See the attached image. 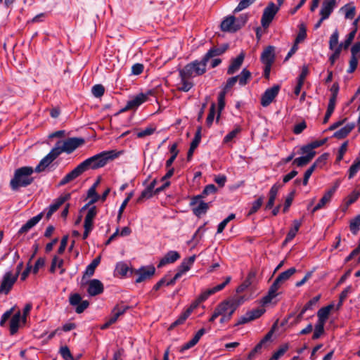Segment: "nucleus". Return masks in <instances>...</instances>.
Here are the masks:
<instances>
[{"label":"nucleus","instance_id":"obj_55","mask_svg":"<svg viewBox=\"0 0 360 360\" xmlns=\"http://www.w3.org/2000/svg\"><path fill=\"white\" fill-rule=\"evenodd\" d=\"M216 105L212 103L210 105L208 115L206 119V124L207 127H210L213 122L215 116Z\"/></svg>","mask_w":360,"mask_h":360},{"label":"nucleus","instance_id":"obj_58","mask_svg":"<svg viewBox=\"0 0 360 360\" xmlns=\"http://www.w3.org/2000/svg\"><path fill=\"white\" fill-rule=\"evenodd\" d=\"M321 298V295H318L311 299L303 307L302 309L304 311L312 309L313 307L317 304Z\"/></svg>","mask_w":360,"mask_h":360},{"label":"nucleus","instance_id":"obj_28","mask_svg":"<svg viewBox=\"0 0 360 360\" xmlns=\"http://www.w3.org/2000/svg\"><path fill=\"white\" fill-rule=\"evenodd\" d=\"M157 184V180L153 179L150 184L141 192L140 196L137 198V202H141L145 198H151L154 193V188Z\"/></svg>","mask_w":360,"mask_h":360},{"label":"nucleus","instance_id":"obj_64","mask_svg":"<svg viewBox=\"0 0 360 360\" xmlns=\"http://www.w3.org/2000/svg\"><path fill=\"white\" fill-rule=\"evenodd\" d=\"M117 272L122 275L126 276L127 272L130 270L128 265L124 262H120L116 265Z\"/></svg>","mask_w":360,"mask_h":360},{"label":"nucleus","instance_id":"obj_27","mask_svg":"<svg viewBox=\"0 0 360 360\" xmlns=\"http://www.w3.org/2000/svg\"><path fill=\"white\" fill-rule=\"evenodd\" d=\"M227 48H228V45H224L221 47L214 46V47L211 48L205 54V56L202 57V58L204 59V60H205L207 63H208V61L211 58L223 54L226 51Z\"/></svg>","mask_w":360,"mask_h":360},{"label":"nucleus","instance_id":"obj_23","mask_svg":"<svg viewBox=\"0 0 360 360\" xmlns=\"http://www.w3.org/2000/svg\"><path fill=\"white\" fill-rule=\"evenodd\" d=\"M274 60V47L273 46H269L262 53L261 61L263 64H273Z\"/></svg>","mask_w":360,"mask_h":360},{"label":"nucleus","instance_id":"obj_24","mask_svg":"<svg viewBox=\"0 0 360 360\" xmlns=\"http://www.w3.org/2000/svg\"><path fill=\"white\" fill-rule=\"evenodd\" d=\"M336 4V0H324L320 11L323 18H328Z\"/></svg>","mask_w":360,"mask_h":360},{"label":"nucleus","instance_id":"obj_39","mask_svg":"<svg viewBox=\"0 0 360 360\" xmlns=\"http://www.w3.org/2000/svg\"><path fill=\"white\" fill-rule=\"evenodd\" d=\"M296 271L297 270L295 267L290 268L288 270L281 273L276 279L277 280V282H279L281 284H282L285 281H288Z\"/></svg>","mask_w":360,"mask_h":360},{"label":"nucleus","instance_id":"obj_36","mask_svg":"<svg viewBox=\"0 0 360 360\" xmlns=\"http://www.w3.org/2000/svg\"><path fill=\"white\" fill-rule=\"evenodd\" d=\"M97 214V210L96 206H92L89 208L87 214L84 219V225L94 226V219Z\"/></svg>","mask_w":360,"mask_h":360},{"label":"nucleus","instance_id":"obj_13","mask_svg":"<svg viewBox=\"0 0 360 360\" xmlns=\"http://www.w3.org/2000/svg\"><path fill=\"white\" fill-rule=\"evenodd\" d=\"M155 272V268L153 266H141L136 271L138 277L136 278V283H141L143 281L151 278Z\"/></svg>","mask_w":360,"mask_h":360},{"label":"nucleus","instance_id":"obj_40","mask_svg":"<svg viewBox=\"0 0 360 360\" xmlns=\"http://www.w3.org/2000/svg\"><path fill=\"white\" fill-rule=\"evenodd\" d=\"M255 276V272H253V271L250 272V274H248V278H246V280L244 281L243 282V283L240 284L236 288V292L238 293H240V292H243V291H245L249 286L251 285V284L252 283V279L254 278Z\"/></svg>","mask_w":360,"mask_h":360},{"label":"nucleus","instance_id":"obj_42","mask_svg":"<svg viewBox=\"0 0 360 360\" xmlns=\"http://www.w3.org/2000/svg\"><path fill=\"white\" fill-rule=\"evenodd\" d=\"M238 81L240 84V86H243L248 84V81L251 78V72L247 70L246 68H244L240 75H237Z\"/></svg>","mask_w":360,"mask_h":360},{"label":"nucleus","instance_id":"obj_32","mask_svg":"<svg viewBox=\"0 0 360 360\" xmlns=\"http://www.w3.org/2000/svg\"><path fill=\"white\" fill-rule=\"evenodd\" d=\"M129 309V306L124 304L122 302L117 304L112 309L111 311V316L117 321L119 317L123 315Z\"/></svg>","mask_w":360,"mask_h":360},{"label":"nucleus","instance_id":"obj_10","mask_svg":"<svg viewBox=\"0 0 360 360\" xmlns=\"http://www.w3.org/2000/svg\"><path fill=\"white\" fill-rule=\"evenodd\" d=\"M56 150V149L53 148L51 151L40 160L37 166L34 168L35 172L39 173L44 171L45 169L59 156Z\"/></svg>","mask_w":360,"mask_h":360},{"label":"nucleus","instance_id":"obj_62","mask_svg":"<svg viewBox=\"0 0 360 360\" xmlns=\"http://www.w3.org/2000/svg\"><path fill=\"white\" fill-rule=\"evenodd\" d=\"M87 197L91 198L90 203H95L100 199V195L97 193L94 187H90L87 192Z\"/></svg>","mask_w":360,"mask_h":360},{"label":"nucleus","instance_id":"obj_20","mask_svg":"<svg viewBox=\"0 0 360 360\" xmlns=\"http://www.w3.org/2000/svg\"><path fill=\"white\" fill-rule=\"evenodd\" d=\"M44 216V212H40L37 215L29 219L18 231V235H22L27 233L32 228L37 225Z\"/></svg>","mask_w":360,"mask_h":360},{"label":"nucleus","instance_id":"obj_51","mask_svg":"<svg viewBox=\"0 0 360 360\" xmlns=\"http://www.w3.org/2000/svg\"><path fill=\"white\" fill-rule=\"evenodd\" d=\"M360 226V214L354 218L349 224V229L353 234H356Z\"/></svg>","mask_w":360,"mask_h":360},{"label":"nucleus","instance_id":"obj_9","mask_svg":"<svg viewBox=\"0 0 360 360\" xmlns=\"http://www.w3.org/2000/svg\"><path fill=\"white\" fill-rule=\"evenodd\" d=\"M280 88V86L276 84L267 89L262 96L261 105L263 107L269 106L278 94Z\"/></svg>","mask_w":360,"mask_h":360},{"label":"nucleus","instance_id":"obj_47","mask_svg":"<svg viewBox=\"0 0 360 360\" xmlns=\"http://www.w3.org/2000/svg\"><path fill=\"white\" fill-rule=\"evenodd\" d=\"M306 37H307L306 26L304 25V24L301 23L300 25H299V32L295 38V42H296V44H299V43L303 41Z\"/></svg>","mask_w":360,"mask_h":360},{"label":"nucleus","instance_id":"obj_2","mask_svg":"<svg viewBox=\"0 0 360 360\" xmlns=\"http://www.w3.org/2000/svg\"><path fill=\"white\" fill-rule=\"evenodd\" d=\"M34 169L31 166H23L15 169L9 186L13 191H18L20 188H25L31 185L34 178L32 176Z\"/></svg>","mask_w":360,"mask_h":360},{"label":"nucleus","instance_id":"obj_16","mask_svg":"<svg viewBox=\"0 0 360 360\" xmlns=\"http://www.w3.org/2000/svg\"><path fill=\"white\" fill-rule=\"evenodd\" d=\"M236 25V17L233 15H229L222 20L220 27L224 32L234 33L238 31Z\"/></svg>","mask_w":360,"mask_h":360},{"label":"nucleus","instance_id":"obj_26","mask_svg":"<svg viewBox=\"0 0 360 360\" xmlns=\"http://www.w3.org/2000/svg\"><path fill=\"white\" fill-rule=\"evenodd\" d=\"M244 58V53H240L236 58L233 59L231 65L228 68L227 74L233 75L235 72H236L242 65Z\"/></svg>","mask_w":360,"mask_h":360},{"label":"nucleus","instance_id":"obj_8","mask_svg":"<svg viewBox=\"0 0 360 360\" xmlns=\"http://www.w3.org/2000/svg\"><path fill=\"white\" fill-rule=\"evenodd\" d=\"M69 302L70 305L76 307L75 311L77 314L84 312V311L89 306V302L88 300H82V297L79 293L70 295Z\"/></svg>","mask_w":360,"mask_h":360},{"label":"nucleus","instance_id":"obj_31","mask_svg":"<svg viewBox=\"0 0 360 360\" xmlns=\"http://www.w3.org/2000/svg\"><path fill=\"white\" fill-rule=\"evenodd\" d=\"M21 319V313L20 311H18L11 317L10 321L11 335H14L18 332L20 326V321Z\"/></svg>","mask_w":360,"mask_h":360},{"label":"nucleus","instance_id":"obj_48","mask_svg":"<svg viewBox=\"0 0 360 360\" xmlns=\"http://www.w3.org/2000/svg\"><path fill=\"white\" fill-rule=\"evenodd\" d=\"M324 323L316 322L314 326V331L312 335L313 340L319 339L324 333Z\"/></svg>","mask_w":360,"mask_h":360},{"label":"nucleus","instance_id":"obj_22","mask_svg":"<svg viewBox=\"0 0 360 360\" xmlns=\"http://www.w3.org/2000/svg\"><path fill=\"white\" fill-rule=\"evenodd\" d=\"M180 258V254L177 251L170 250L160 259L158 267H162L167 264L174 263Z\"/></svg>","mask_w":360,"mask_h":360},{"label":"nucleus","instance_id":"obj_4","mask_svg":"<svg viewBox=\"0 0 360 360\" xmlns=\"http://www.w3.org/2000/svg\"><path fill=\"white\" fill-rule=\"evenodd\" d=\"M207 63L202 58L200 60H195L186 65L184 68L180 69L191 78L201 76L207 71Z\"/></svg>","mask_w":360,"mask_h":360},{"label":"nucleus","instance_id":"obj_7","mask_svg":"<svg viewBox=\"0 0 360 360\" xmlns=\"http://www.w3.org/2000/svg\"><path fill=\"white\" fill-rule=\"evenodd\" d=\"M17 280V276H13L11 271L6 272L0 285V293L8 294Z\"/></svg>","mask_w":360,"mask_h":360},{"label":"nucleus","instance_id":"obj_46","mask_svg":"<svg viewBox=\"0 0 360 360\" xmlns=\"http://www.w3.org/2000/svg\"><path fill=\"white\" fill-rule=\"evenodd\" d=\"M264 200V197L260 196L259 198H257L256 200L252 202V206L248 213V216H250L255 213H256L259 208L261 207Z\"/></svg>","mask_w":360,"mask_h":360},{"label":"nucleus","instance_id":"obj_29","mask_svg":"<svg viewBox=\"0 0 360 360\" xmlns=\"http://www.w3.org/2000/svg\"><path fill=\"white\" fill-rule=\"evenodd\" d=\"M333 307L334 305L333 304H330L319 309L317 311V322L326 324V322L328 319L330 312L333 309Z\"/></svg>","mask_w":360,"mask_h":360},{"label":"nucleus","instance_id":"obj_54","mask_svg":"<svg viewBox=\"0 0 360 360\" xmlns=\"http://www.w3.org/2000/svg\"><path fill=\"white\" fill-rule=\"evenodd\" d=\"M339 32L336 29L330 37L329 39V49L333 50L338 44Z\"/></svg>","mask_w":360,"mask_h":360},{"label":"nucleus","instance_id":"obj_15","mask_svg":"<svg viewBox=\"0 0 360 360\" xmlns=\"http://www.w3.org/2000/svg\"><path fill=\"white\" fill-rule=\"evenodd\" d=\"M104 287L102 282L98 279L90 280L88 283L87 292L90 296H96L103 292Z\"/></svg>","mask_w":360,"mask_h":360},{"label":"nucleus","instance_id":"obj_61","mask_svg":"<svg viewBox=\"0 0 360 360\" xmlns=\"http://www.w3.org/2000/svg\"><path fill=\"white\" fill-rule=\"evenodd\" d=\"M60 354L64 360H74L70 349L67 346L61 347Z\"/></svg>","mask_w":360,"mask_h":360},{"label":"nucleus","instance_id":"obj_12","mask_svg":"<svg viewBox=\"0 0 360 360\" xmlns=\"http://www.w3.org/2000/svg\"><path fill=\"white\" fill-rule=\"evenodd\" d=\"M70 198V194L67 193L56 198L52 204L46 209V217L49 219L52 214L58 210V209L67 200Z\"/></svg>","mask_w":360,"mask_h":360},{"label":"nucleus","instance_id":"obj_45","mask_svg":"<svg viewBox=\"0 0 360 360\" xmlns=\"http://www.w3.org/2000/svg\"><path fill=\"white\" fill-rule=\"evenodd\" d=\"M226 92V91H221L218 95L217 101H218V115L217 120L219 118L220 114L221 111L224 110L225 107V97Z\"/></svg>","mask_w":360,"mask_h":360},{"label":"nucleus","instance_id":"obj_57","mask_svg":"<svg viewBox=\"0 0 360 360\" xmlns=\"http://www.w3.org/2000/svg\"><path fill=\"white\" fill-rule=\"evenodd\" d=\"M309 156H301L294 159L292 164L296 165L297 167H303L307 165L311 160Z\"/></svg>","mask_w":360,"mask_h":360},{"label":"nucleus","instance_id":"obj_35","mask_svg":"<svg viewBox=\"0 0 360 360\" xmlns=\"http://www.w3.org/2000/svg\"><path fill=\"white\" fill-rule=\"evenodd\" d=\"M101 262V256H98L94 259L92 262L86 266L84 274V277L87 276L89 277L92 276L95 272L96 268L99 265Z\"/></svg>","mask_w":360,"mask_h":360},{"label":"nucleus","instance_id":"obj_1","mask_svg":"<svg viewBox=\"0 0 360 360\" xmlns=\"http://www.w3.org/2000/svg\"><path fill=\"white\" fill-rule=\"evenodd\" d=\"M121 153V151H116L115 150H105L86 159L79 165L82 166L84 172L89 169H97L103 167L110 161L119 157Z\"/></svg>","mask_w":360,"mask_h":360},{"label":"nucleus","instance_id":"obj_6","mask_svg":"<svg viewBox=\"0 0 360 360\" xmlns=\"http://www.w3.org/2000/svg\"><path fill=\"white\" fill-rule=\"evenodd\" d=\"M266 311L263 307H258L252 310L248 311L245 314L239 318L235 326H239L247 323L259 318Z\"/></svg>","mask_w":360,"mask_h":360},{"label":"nucleus","instance_id":"obj_41","mask_svg":"<svg viewBox=\"0 0 360 360\" xmlns=\"http://www.w3.org/2000/svg\"><path fill=\"white\" fill-rule=\"evenodd\" d=\"M356 31L357 28L356 27L347 35L345 41L341 42L338 46H340L342 49H347L354 40Z\"/></svg>","mask_w":360,"mask_h":360},{"label":"nucleus","instance_id":"obj_49","mask_svg":"<svg viewBox=\"0 0 360 360\" xmlns=\"http://www.w3.org/2000/svg\"><path fill=\"white\" fill-rule=\"evenodd\" d=\"M241 131V127L237 126L231 131L229 132L224 138L223 142L227 143L231 141Z\"/></svg>","mask_w":360,"mask_h":360},{"label":"nucleus","instance_id":"obj_25","mask_svg":"<svg viewBox=\"0 0 360 360\" xmlns=\"http://www.w3.org/2000/svg\"><path fill=\"white\" fill-rule=\"evenodd\" d=\"M336 190V187H333L328 191L321 198L318 204L312 209L311 213L314 214L317 210L321 209L324 207V205L330 201L332 196L333 195L335 191Z\"/></svg>","mask_w":360,"mask_h":360},{"label":"nucleus","instance_id":"obj_53","mask_svg":"<svg viewBox=\"0 0 360 360\" xmlns=\"http://www.w3.org/2000/svg\"><path fill=\"white\" fill-rule=\"evenodd\" d=\"M300 150H301V153L304 154L305 155L304 156H309L310 157L309 159L311 160L314 158V156L316 155V152L314 151V149H312V148L309 143L303 146L300 148Z\"/></svg>","mask_w":360,"mask_h":360},{"label":"nucleus","instance_id":"obj_59","mask_svg":"<svg viewBox=\"0 0 360 360\" xmlns=\"http://www.w3.org/2000/svg\"><path fill=\"white\" fill-rule=\"evenodd\" d=\"M93 95L96 98L101 97L105 92V88L102 84H95L91 89Z\"/></svg>","mask_w":360,"mask_h":360},{"label":"nucleus","instance_id":"obj_56","mask_svg":"<svg viewBox=\"0 0 360 360\" xmlns=\"http://www.w3.org/2000/svg\"><path fill=\"white\" fill-rule=\"evenodd\" d=\"M288 345L284 344L281 345L277 351H276L272 357L271 359L273 360H278L281 356H283L288 349Z\"/></svg>","mask_w":360,"mask_h":360},{"label":"nucleus","instance_id":"obj_37","mask_svg":"<svg viewBox=\"0 0 360 360\" xmlns=\"http://www.w3.org/2000/svg\"><path fill=\"white\" fill-rule=\"evenodd\" d=\"M301 224V221L299 220L295 219L293 221V227H292L287 233L285 242H290L295 237Z\"/></svg>","mask_w":360,"mask_h":360},{"label":"nucleus","instance_id":"obj_18","mask_svg":"<svg viewBox=\"0 0 360 360\" xmlns=\"http://www.w3.org/2000/svg\"><path fill=\"white\" fill-rule=\"evenodd\" d=\"M217 191V188L214 184L207 185L200 195H195L191 198L190 205L193 206L196 205L200 200L205 198L208 195L215 193Z\"/></svg>","mask_w":360,"mask_h":360},{"label":"nucleus","instance_id":"obj_38","mask_svg":"<svg viewBox=\"0 0 360 360\" xmlns=\"http://www.w3.org/2000/svg\"><path fill=\"white\" fill-rule=\"evenodd\" d=\"M360 197V188L359 190H354L349 195L344 199L345 208L347 209L349 205L355 202Z\"/></svg>","mask_w":360,"mask_h":360},{"label":"nucleus","instance_id":"obj_43","mask_svg":"<svg viewBox=\"0 0 360 360\" xmlns=\"http://www.w3.org/2000/svg\"><path fill=\"white\" fill-rule=\"evenodd\" d=\"M360 170V155L357 157L348 170V178L352 179Z\"/></svg>","mask_w":360,"mask_h":360},{"label":"nucleus","instance_id":"obj_50","mask_svg":"<svg viewBox=\"0 0 360 360\" xmlns=\"http://www.w3.org/2000/svg\"><path fill=\"white\" fill-rule=\"evenodd\" d=\"M256 0H240L239 4L233 11V13H236L248 8Z\"/></svg>","mask_w":360,"mask_h":360},{"label":"nucleus","instance_id":"obj_17","mask_svg":"<svg viewBox=\"0 0 360 360\" xmlns=\"http://www.w3.org/2000/svg\"><path fill=\"white\" fill-rule=\"evenodd\" d=\"M84 172L82 168V166L79 164L74 169L70 172L68 173L59 182L58 186H64L69 182L75 180L79 176Z\"/></svg>","mask_w":360,"mask_h":360},{"label":"nucleus","instance_id":"obj_14","mask_svg":"<svg viewBox=\"0 0 360 360\" xmlns=\"http://www.w3.org/2000/svg\"><path fill=\"white\" fill-rule=\"evenodd\" d=\"M179 75L181 81L180 83L178 84L176 89L179 91H189L194 86L193 82L189 80L191 78L187 77V75L184 74V72H182L180 69L179 70Z\"/></svg>","mask_w":360,"mask_h":360},{"label":"nucleus","instance_id":"obj_5","mask_svg":"<svg viewBox=\"0 0 360 360\" xmlns=\"http://www.w3.org/2000/svg\"><path fill=\"white\" fill-rule=\"evenodd\" d=\"M278 10L279 6H276L273 2L269 3L268 6L264 9L261 18V24L264 29H266L269 27Z\"/></svg>","mask_w":360,"mask_h":360},{"label":"nucleus","instance_id":"obj_30","mask_svg":"<svg viewBox=\"0 0 360 360\" xmlns=\"http://www.w3.org/2000/svg\"><path fill=\"white\" fill-rule=\"evenodd\" d=\"M354 127L355 124L353 122L347 124L345 127L336 131L333 134V136L338 139H342L345 138L352 131Z\"/></svg>","mask_w":360,"mask_h":360},{"label":"nucleus","instance_id":"obj_21","mask_svg":"<svg viewBox=\"0 0 360 360\" xmlns=\"http://www.w3.org/2000/svg\"><path fill=\"white\" fill-rule=\"evenodd\" d=\"M281 187L282 185L278 183L274 184L271 186L269 192V200L265 205V210H270L273 208L278 191Z\"/></svg>","mask_w":360,"mask_h":360},{"label":"nucleus","instance_id":"obj_34","mask_svg":"<svg viewBox=\"0 0 360 360\" xmlns=\"http://www.w3.org/2000/svg\"><path fill=\"white\" fill-rule=\"evenodd\" d=\"M198 203V205L197 207H193L192 211L195 216L200 217L207 212L210 207V203L205 202L202 200V199L200 200Z\"/></svg>","mask_w":360,"mask_h":360},{"label":"nucleus","instance_id":"obj_60","mask_svg":"<svg viewBox=\"0 0 360 360\" xmlns=\"http://www.w3.org/2000/svg\"><path fill=\"white\" fill-rule=\"evenodd\" d=\"M201 140V127H199L195 134V136L191 143L190 147L192 148H196Z\"/></svg>","mask_w":360,"mask_h":360},{"label":"nucleus","instance_id":"obj_19","mask_svg":"<svg viewBox=\"0 0 360 360\" xmlns=\"http://www.w3.org/2000/svg\"><path fill=\"white\" fill-rule=\"evenodd\" d=\"M281 285V283L277 282V280L275 279L272 285L270 286L267 295L263 297L261 300L262 305L270 303L271 300L278 295L277 290Z\"/></svg>","mask_w":360,"mask_h":360},{"label":"nucleus","instance_id":"obj_63","mask_svg":"<svg viewBox=\"0 0 360 360\" xmlns=\"http://www.w3.org/2000/svg\"><path fill=\"white\" fill-rule=\"evenodd\" d=\"M218 310L221 312V314H228L229 311H231L230 303L228 300L223 301L219 304L217 306Z\"/></svg>","mask_w":360,"mask_h":360},{"label":"nucleus","instance_id":"obj_33","mask_svg":"<svg viewBox=\"0 0 360 360\" xmlns=\"http://www.w3.org/2000/svg\"><path fill=\"white\" fill-rule=\"evenodd\" d=\"M196 256L195 255L183 259L181 264L178 267V270L181 271V273L185 274L190 270L192 265L195 260Z\"/></svg>","mask_w":360,"mask_h":360},{"label":"nucleus","instance_id":"obj_52","mask_svg":"<svg viewBox=\"0 0 360 360\" xmlns=\"http://www.w3.org/2000/svg\"><path fill=\"white\" fill-rule=\"evenodd\" d=\"M249 18L248 13L241 14L239 17L236 18V23L238 30H240L247 23Z\"/></svg>","mask_w":360,"mask_h":360},{"label":"nucleus","instance_id":"obj_44","mask_svg":"<svg viewBox=\"0 0 360 360\" xmlns=\"http://www.w3.org/2000/svg\"><path fill=\"white\" fill-rule=\"evenodd\" d=\"M245 301L244 296H238L233 297L232 299L228 300L230 303L231 313H234L237 308L242 304Z\"/></svg>","mask_w":360,"mask_h":360},{"label":"nucleus","instance_id":"obj_11","mask_svg":"<svg viewBox=\"0 0 360 360\" xmlns=\"http://www.w3.org/2000/svg\"><path fill=\"white\" fill-rule=\"evenodd\" d=\"M144 102H146V96L143 95V93H140L131 100L128 101L126 105L120 109L119 112L121 113L129 110L136 109Z\"/></svg>","mask_w":360,"mask_h":360},{"label":"nucleus","instance_id":"obj_3","mask_svg":"<svg viewBox=\"0 0 360 360\" xmlns=\"http://www.w3.org/2000/svg\"><path fill=\"white\" fill-rule=\"evenodd\" d=\"M85 143V140L81 137H72L68 138L64 141H58L53 147L56 149V153L60 155L62 153H66L68 154L72 153L79 146H82Z\"/></svg>","mask_w":360,"mask_h":360}]
</instances>
